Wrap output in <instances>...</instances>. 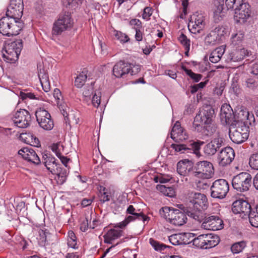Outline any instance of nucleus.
I'll return each mask as SVG.
<instances>
[{"instance_id": "1", "label": "nucleus", "mask_w": 258, "mask_h": 258, "mask_svg": "<svg viewBox=\"0 0 258 258\" xmlns=\"http://www.w3.org/2000/svg\"><path fill=\"white\" fill-rule=\"evenodd\" d=\"M22 2V0H11V5L6 13L7 16L0 19V33L3 35H17L22 29L23 23L15 17V14H12V11H17L13 6H18V8Z\"/></svg>"}, {"instance_id": "2", "label": "nucleus", "mask_w": 258, "mask_h": 258, "mask_svg": "<svg viewBox=\"0 0 258 258\" xmlns=\"http://www.w3.org/2000/svg\"><path fill=\"white\" fill-rule=\"evenodd\" d=\"M189 208L184 212L189 217L201 222V210L206 209L207 206L208 200L206 196L199 192H191L189 196Z\"/></svg>"}, {"instance_id": "3", "label": "nucleus", "mask_w": 258, "mask_h": 258, "mask_svg": "<svg viewBox=\"0 0 258 258\" xmlns=\"http://www.w3.org/2000/svg\"><path fill=\"white\" fill-rule=\"evenodd\" d=\"M23 48L22 40H17L5 45L2 50L4 60L7 62L14 63L16 61Z\"/></svg>"}, {"instance_id": "4", "label": "nucleus", "mask_w": 258, "mask_h": 258, "mask_svg": "<svg viewBox=\"0 0 258 258\" xmlns=\"http://www.w3.org/2000/svg\"><path fill=\"white\" fill-rule=\"evenodd\" d=\"M160 214L175 226H180L186 222L187 218L185 214L178 209H170L169 207L162 208Z\"/></svg>"}, {"instance_id": "5", "label": "nucleus", "mask_w": 258, "mask_h": 258, "mask_svg": "<svg viewBox=\"0 0 258 258\" xmlns=\"http://www.w3.org/2000/svg\"><path fill=\"white\" fill-rule=\"evenodd\" d=\"M251 176L247 172H241L234 176L232 180L234 189L239 192L248 191L251 184Z\"/></svg>"}, {"instance_id": "6", "label": "nucleus", "mask_w": 258, "mask_h": 258, "mask_svg": "<svg viewBox=\"0 0 258 258\" xmlns=\"http://www.w3.org/2000/svg\"><path fill=\"white\" fill-rule=\"evenodd\" d=\"M196 171L193 172V176L203 179H209L214 174V167L212 163L208 161L198 162L195 166Z\"/></svg>"}, {"instance_id": "7", "label": "nucleus", "mask_w": 258, "mask_h": 258, "mask_svg": "<svg viewBox=\"0 0 258 258\" xmlns=\"http://www.w3.org/2000/svg\"><path fill=\"white\" fill-rule=\"evenodd\" d=\"M214 115V110L210 105L203 106L196 116L194 125L198 126L204 124H208L213 122Z\"/></svg>"}, {"instance_id": "8", "label": "nucleus", "mask_w": 258, "mask_h": 258, "mask_svg": "<svg viewBox=\"0 0 258 258\" xmlns=\"http://www.w3.org/2000/svg\"><path fill=\"white\" fill-rule=\"evenodd\" d=\"M140 70L139 66L134 67L130 63L122 61L116 63L113 68V74L116 78H120L125 75L130 73L131 75H135Z\"/></svg>"}, {"instance_id": "9", "label": "nucleus", "mask_w": 258, "mask_h": 258, "mask_svg": "<svg viewBox=\"0 0 258 258\" xmlns=\"http://www.w3.org/2000/svg\"><path fill=\"white\" fill-rule=\"evenodd\" d=\"M229 189L228 182L223 179L215 180L211 187V196L214 198L223 199Z\"/></svg>"}, {"instance_id": "10", "label": "nucleus", "mask_w": 258, "mask_h": 258, "mask_svg": "<svg viewBox=\"0 0 258 258\" xmlns=\"http://www.w3.org/2000/svg\"><path fill=\"white\" fill-rule=\"evenodd\" d=\"M35 115L37 121L41 128L46 131H50L53 128L54 123L50 113L47 110L40 108L36 110Z\"/></svg>"}, {"instance_id": "11", "label": "nucleus", "mask_w": 258, "mask_h": 258, "mask_svg": "<svg viewBox=\"0 0 258 258\" xmlns=\"http://www.w3.org/2000/svg\"><path fill=\"white\" fill-rule=\"evenodd\" d=\"M205 26V17L202 14L197 12L191 16L188 28L191 33L197 34L203 31Z\"/></svg>"}, {"instance_id": "12", "label": "nucleus", "mask_w": 258, "mask_h": 258, "mask_svg": "<svg viewBox=\"0 0 258 258\" xmlns=\"http://www.w3.org/2000/svg\"><path fill=\"white\" fill-rule=\"evenodd\" d=\"M72 25L73 22L70 15L66 14L60 16L57 20L53 24L52 34L59 35L64 31L70 28Z\"/></svg>"}, {"instance_id": "13", "label": "nucleus", "mask_w": 258, "mask_h": 258, "mask_svg": "<svg viewBox=\"0 0 258 258\" xmlns=\"http://www.w3.org/2000/svg\"><path fill=\"white\" fill-rule=\"evenodd\" d=\"M202 227L206 230H219L224 227L223 220L218 216L209 215L206 216L204 219L202 218L201 222Z\"/></svg>"}, {"instance_id": "14", "label": "nucleus", "mask_w": 258, "mask_h": 258, "mask_svg": "<svg viewBox=\"0 0 258 258\" xmlns=\"http://www.w3.org/2000/svg\"><path fill=\"white\" fill-rule=\"evenodd\" d=\"M12 119L16 126L19 128H26L30 125L31 117L27 110L20 109L13 114Z\"/></svg>"}, {"instance_id": "15", "label": "nucleus", "mask_w": 258, "mask_h": 258, "mask_svg": "<svg viewBox=\"0 0 258 258\" xmlns=\"http://www.w3.org/2000/svg\"><path fill=\"white\" fill-rule=\"evenodd\" d=\"M250 6L246 3H240L235 9L234 20L237 23H244L250 17Z\"/></svg>"}, {"instance_id": "16", "label": "nucleus", "mask_w": 258, "mask_h": 258, "mask_svg": "<svg viewBox=\"0 0 258 258\" xmlns=\"http://www.w3.org/2000/svg\"><path fill=\"white\" fill-rule=\"evenodd\" d=\"M194 243L205 249L210 248L217 245L219 242V237L212 236L211 234H202L194 239Z\"/></svg>"}, {"instance_id": "17", "label": "nucleus", "mask_w": 258, "mask_h": 258, "mask_svg": "<svg viewBox=\"0 0 258 258\" xmlns=\"http://www.w3.org/2000/svg\"><path fill=\"white\" fill-rule=\"evenodd\" d=\"M204 142L202 141L194 142L189 145V146L185 144H172L171 147L175 150V152L179 153H188L189 151L192 150L193 153L197 156H200V150L201 146L203 144Z\"/></svg>"}, {"instance_id": "18", "label": "nucleus", "mask_w": 258, "mask_h": 258, "mask_svg": "<svg viewBox=\"0 0 258 258\" xmlns=\"http://www.w3.org/2000/svg\"><path fill=\"white\" fill-rule=\"evenodd\" d=\"M226 30L222 26H219L212 30L206 37V42L209 44L214 45L221 42L226 34Z\"/></svg>"}, {"instance_id": "19", "label": "nucleus", "mask_w": 258, "mask_h": 258, "mask_svg": "<svg viewBox=\"0 0 258 258\" xmlns=\"http://www.w3.org/2000/svg\"><path fill=\"white\" fill-rule=\"evenodd\" d=\"M224 145V139L218 132L216 136L205 146L204 153L208 156H212Z\"/></svg>"}, {"instance_id": "20", "label": "nucleus", "mask_w": 258, "mask_h": 258, "mask_svg": "<svg viewBox=\"0 0 258 258\" xmlns=\"http://www.w3.org/2000/svg\"><path fill=\"white\" fill-rule=\"evenodd\" d=\"M235 154L233 149L230 147H226L221 150L218 154V161L221 166H225L229 164L233 160Z\"/></svg>"}, {"instance_id": "21", "label": "nucleus", "mask_w": 258, "mask_h": 258, "mask_svg": "<svg viewBox=\"0 0 258 258\" xmlns=\"http://www.w3.org/2000/svg\"><path fill=\"white\" fill-rule=\"evenodd\" d=\"M18 154L25 160L34 164L38 165L41 162L39 156L32 148H23L18 151Z\"/></svg>"}, {"instance_id": "22", "label": "nucleus", "mask_w": 258, "mask_h": 258, "mask_svg": "<svg viewBox=\"0 0 258 258\" xmlns=\"http://www.w3.org/2000/svg\"><path fill=\"white\" fill-rule=\"evenodd\" d=\"M171 138L176 142H182L188 138L186 131L181 127L179 121H176L173 126L171 133Z\"/></svg>"}, {"instance_id": "23", "label": "nucleus", "mask_w": 258, "mask_h": 258, "mask_svg": "<svg viewBox=\"0 0 258 258\" xmlns=\"http://www.w3.org/2000/svg\"><path fill=\"white\" fill-rule=\"evenodd\" d=\"M42 162L47 169L51 173L56 174L58 177H61V183L66 180V176L60 175V173H56L55 169L57 168V165L55 162V159L53 157L45 154L43 155Z\"/></svg>"}, {"instance_id": "24", "label": "nucleus", "mask_w": 258, "mask_h": 258, "mask_svg": "<svg viewBox=\"0 0 258 258\" xmlns=\"http://www.w3.org/2000/svg\"><path fill=\"white\" fill-rule=\"evenodd\" d=\"M252 209L247 202L239 199L233 203L232 210L235 214L244 213L245 215L248 214Z\"/></svg>"}, {"instance_id": "25", "label": "nucleus", "mask_w": 258, "mask_h": 258, "mask_svg": "<svg viewBox=\"0 0 258 258\" xmlns=\"http://www.w3.org/2000/svg\"><path fill=\"white\" fill-rule=\"evenodd\" d=\"M238 118L239 120L246 124H248L250 125L254 124L255 118L253 114L251 112H249L246 108H240L238 112Z\"/></svg>"}, {"instance_id": "26", "label": "nucleus", "mask_w": 258, "mask_h": 258, "mask_svg": "<svg viewBox=\"0 0 258 258\" xmlns=\"http://www.w3.org/2000/svg\"><path fill=\"white\" fill-rule=\"evenodd\" d=\"M240 128H236L233 130H230L229 137L231 140L234 143L239 144L244 142L247 139L248 135L247 133L240 132Z\"/></svg>"}, {"instance_id": "27", "label": "nucleus", "mask_w": 258, "mask_h": 258, "mask_svg": "<svg viewBox=\"0 0 258 258\" xmlns=\"http://www.w3.org/2000/svg\"><path fill=\"white\" fill-rule=\"evenodd\" d=\"M192 168V163L188 160L180 161L177 164V171L180 175H186Z\"/></svg>"}, {"instance_id": "28", "label": "nucleus", "mask_w": 258, "mask_h": 258, "mask_svg": "<svg viewBox=\"0 0 258 258\" xmlns=\"http://www.w3.org/2000/svg\"><path fill=\"white\" fill-rule=\"evenodd\" d=\"M249 55V52L244 48L235 50L229 54V58L234 62L240 61L246 56Z\"/></svg>"}, {"instance_id": "29", "label": "nucleus", "mask_w": 258, "mask_h": 258, "mask_svg": "<svg viewBox=\"0 0 258 258\" xmlns=\"http://www.w3.org/2000/svg\"><path fill=\"white\" fill-rule=\"evenodd\" d=\"M229 9L223 4H219L213 12V18L216 22L220 21L225 16Z\"/></svg>"}, {"instance_id": "30", "label": "nucleus", "mask_w": 258, "mask_h": 258, "mask_svg": "<svg viewBox=\"0 0 258 258\" xmlns=\"http://www.w3.org/2000/svg\"><path fill=\"white\" fill-rule=\"evenodd\" d=\"M137 219L142 220L145 222V221H149V218L148 217L136 216L135 215H130L126 216L123 221L117 223L115 227H118L119 228H124L130 222L134 221Z\"/></svg>"}, {"instance_id": "31", "label": "nucleus", "mask_w": 258, "mask_h": 258, "mask_svg": "<svg viewBox=\"0 0 258 258\" xmlns=\"http://www.w3.org/2000/svg\"><path fill=\"white\" fill-rule=\"evenodd\" d=\"M122 233V231L118 229H111L104 236V242L107 243H111L113 240L119 238Z\"/></svg>"}, {"instance_id": "32", "label": "nucleus", "mask_w": 258, "mask_h": 258, "mask_svg": "<svg viewBox=\"0 0 258 258\" xmlns=\"http://www.w3.org/2000/svg\"><path fill=\"white\" fill-rule=\"evenodd\" d=\"M225 51L224 46H221L214 49L210 54L209 60L212 63H217L221 59Z\"/></svg>"}, {"instance_id": "33", "label": "nucleus", "mask_w": 258, "mask_h": 258, "mask_svg": "<svg viewBox=\"0 0 258 258\" xmlns=\"http://www.w3.org/2000/svg\"><path fill=\"white\" fill-rule=\"evenodd\" d=\"M20 137L27 144H30L35 147H38L39 145L38 139L32 133H23L21 135Z\"/></svg>"}, {"instance_id": "34", "label": "nucleus", "mask_w": 258, "mask_h": 258, "mask_svg": "<svg viewBox=\"0 0 258 258\" xmlns=\"http://www.w3.org/2000/svg\"><path fill=\"white\" fill-rule=\"evenodd\" d=\"M232 108L229 105L225 104L221 106L220 116L222 119H224L227 123L232 116Z\"/></svg>"}, {"instance_id": "35", "label": "nucleus", "mask_w": 258, "mask_h": 258, "mask_svg": "<svg viewBox=\"0 0 258 258\" xmlns=\"http://www.w3.org/2000/svg\"><path fill=\"white\" fill-rule=\"evenodd\" d=\"M244 37V31L241 29H236L231 35V41L234 45H239L243 41Z\"/></svg>"}, {"instance_id": "36", "label": "nucleus", "mask_w": 258, "mask_h": 258, "mask_svg": "<svg viewBox=\"0 0 258 258\" xmlns=\"http://www.w3.org/2000/svg\"><path fill=\"white\" fill-rule=\"evenodd\" d=\"M39 236L37 240L39 245L44 246L48 244V241L50 240V234L44 230H39L38 231Z\"/></svg>"}, {"instance_id": "37", "label": "nucleus", "mask_w": 258, "mask_h": 258, "mask_svg": "<svg viewBox=\"0 0 258 258\" xmlns=\"http://www.w3.org/2000/svg\"><path fill=\"white\" fill-rule=\"evenodd\" d=\"M38 76L43 90L46 92H48L50 90V84L48 75L42 73L41 70H40V72L38 73Z\"/></svg>"}, {"instance_id": "38", "label": "nucleus", "mask_w": 258, "mask_h": 258, "mask_svg": "<svg viewBox=\"0 0 258 258\" xmlns=\"http://www.w3.org/2000/svg\"><path fill=\"white\" fill-rule=\"evenodd\" d=\"M250 224L254 227H258V205L252 208L248 214Z\"/></svg>"}, {"instance_id": "39", "label": "nucleus", "mask_w": 258, "mask_h": 258, "mask_svg": "<svg viewBox=\"0 0 258 258\" xmlns=\"http://www.w3.org/2000/svg\"><path fill=\"white\" fill-rule=\"evenodd\" d=\"M156 188L165 196L173 197L175 195V191L172 187H166L164 185L158 184Z\"/></svg>"}, {"instance_id": "40", "label": "nucleus", "mask_w": 258, "mask_h": 258, "mask_svg": "<svg viewBox=\"0 0 258 258\" xmlns=\"http://www.w3.org/2000/svg\"><path fill=\"white\" fill-rule=\"evenodd\" d=\"M178 40L184 48L185 54L188 56L190 46V40L184 34L181 33L178 37Z\"/></svg>"}, {"instance_id": "41", "label": "nucleus", "mask_w": 258, "mask_h": 258, "mask_svg": "<svg viewBox=\"0 0 258 258\" xmlns=\"http://www.w3.org/2000/svg\"><path fill=\"white\" fill-rule=\"evenodd\" d=\"M112 35L116 40H118L122 44L125 43L130 40L129 37L125 33L119 31L114 30Z\"/></svg>"}, {"instance_id": "42", "label": "nucleus", "mask_w": 258, "mask_h": 258, "mask_svg": "<svg viewBox=\"0 0 258 258\" xmlns=\"http://www.w3.org/2000/svg\"><path fill=\"white\" fill-rule=\"evenodd\" d=\"M87 78L86 72L85 71L82 72L76 78L75 85L77 88H81L85 84Z\"/></svg>"}, {"instance_id": "43", "label": "nucleus", "mask_w": 258, "mask_h": 258, "mask_svg": "<svg viewBox=\"0 0 258 258\" xmlns=\"http://www.w3.org/2000/svg\"><path fill=\"white\" fill-rule=\"evenodd\" d=\"M68 245L74 249L78 248L77 240L74 232L72 231L68 232Z\"/></svg>"}, {"instance_id": "44", "label": "nucleus", "mask_w": 258, "mask_h": 258, "mask_svg": "<svg viewBox=\"0 0 258 258\" xmlns=\"http://www.w3.org/2000/svg\"><path fill=\"white\" fill-rule=\"evenodd\" d=\"M149 243L153 247V248L156 251H162L167 247L166 245L161 243L152 238H150Z\"/></svg>"}, {"instance_id": "45", "label": "nucleus", "mask_w": 258, "mask_h": 258, "mask_svg": "<svg viewBox=\"0 0 258 258\" xmlns=\"http://www.w3.org/2000/svg\"><path fill=\"white\" fill-rule=\"evenodd\" d=\"M245 246V242L241 241L233 244L231 247V249L233 253H238L241 252Z\"/></svg>"}, {"instance_id": "46", "label": "nucleus", "mask_w": 258, "mask_h": 258, "mask_svg": "<svg viewBox=\"0 0 258 258\" xmlns=\"http://www.w3.org/2000/svg\"><path fill=\"white\" fill-rule=\"evenodd\" d=\"M172 179L169 175L159 174L154 177L153 180L155 182H160L161 183H167Z\"/></svg>"}, {"instance_id": "47", "label": "nucleus", "mask_w": 258, "mask_h": 258, "mask_svg": "<svg viewBox=\"0 0 258 258\" xmlns=\"http://www.w3.org/2000/svg\"><path fill=\"white\" fill-rule=\"evenodd\" d=\"M249 165L252 169L258 170V153L253 154L250 156Z\"/></svg>"}, {"instance_id": "48", "label": "nucleus", "mask_w": 258, "mask_h": 258, "mask_svg": "<svg viewBox=\"0 0 258 258\" xmlns=\"http://www.w3.org/2000/svg\"><path fill=\"white\" fill-rule=\"evenodd\" d=\"M93 83H91V85L86 86L84 88L83 95L84 97V99L85 101H88L91 98V95L93 94Z\"/></svg>"}, {"instance_id": "49", "label": "nucleus", "mask_w": 258, "mask_h": 258, "mask_svg": "<svg viewBox=\"0 0 258 258\" xmlns=\"http://www.w3.org/2000/svg\"><path fill=\"white\" fill-rule=\"evenodd\" d=\"M183 70L186 73V74L189 76L193 80L196 82H199L202 78V75L198 74H195L191 71L190 70L186 69L185 67H182Z\"/></svg>"}, {"instance_id": "50", "label": "nucleus", "mask_w": 258, "mask_h": 258, "mask_svg": "<svg viewBox=\"0 0 258 258\" xmlns=\"http://www.w3.org/2000/svg\"><path fill=\"white\" fill-rule=\"evenodd\" d=\"M169 240L173 245H179L182 243L181 235L180 234L171 235L169 237Z\"/></svg>"}, {"instance_id": "51", "label": "nucleus", "mask_w": 258, "mask_h": 258, "mask_svg": "<svg viewBox=\"0 0 258 258\" xmlns=\"http://www.w3.org/2000/svg\"><path fill=\"white\" fill-rule=\"evenodd\" d=\"M101 102V92L99 91H95L93 96L92 98L91 103L92 105L98 107Z\"/></svg>"}, {"instance_id": "52", "label": "nucleus", "mask_w": 258, "mask_h": 258, "mask_svg": "<svg viewBox=\"0 0 258 258\" xmlns=\"http://www.w3.org/2000/svg\"><path fill=\"white\" fill-rule=\"evenodd\" d=\"M139 211V210L136 209L133 205H130L126 209V213L130 215H135L136 216L147 217L142 212H138Z\"/></svg>"}, {"instance_id": "53", "label": "nucleus", "mask_w": 258, "mask_h": 258, "mask_svg": "<svg viewBox=\"0 0 258 258\" xmlns=\"http://www.w3.org/2000/svg\"><path fill=\"white\" fill-rule=\"evenodd\" d=\"M245 85L251 89L256 88L258 87V80L257 78H248L245 81Z\"/></svg>"}, {"instance_id": "54", "label": "nucleus", "mask_w": 258, "mask_h": 258, "mask_svg": "<svg viewBox=\"0 0 258 258\" xmlns=\"http://www.w3.org/2000/svg\"><path fill=\"white\" fill-rule=\"evenodd\" d=\"M51 149L52 151L58 157L61 155V151L63 150V146L61 143H57L53 144Z\"/></svg>"}, {"instance_id": "55", "label": "nucleus", "mask_w": 258, "mask_h": 258, "mask_svg": "<svg viewBox=\"0 0 258 258\" xmlns=\"http://www.w3.org/2000/svg\"><path fill=\"white\" fill-rule=\"evenodd\" d=\"M243 0H222L224 3L225 6L229 10L233 9L234 6L236 4H240Z\"/></svg>"}, {"instance_id": "56", "label": "nucleus", "mask_w": 258, "mask_h": 258, "mask_svg": "<svg viewBox=\"0 0 258 258\" xmlns=\"http://www.w3.org/2000/svg\"><path fill=\"white\" fill-rule=\"evenodd\" d=\"M129 24L132 27V29L135 30H137L138 29H143L142 22L139 19H132L130 21Z\"/></svg>"}, {"instance_id": "57", "label": "nucleus", "mask_w": 258, "mask_h": 258, "mask_svg": "<svg viewBox=\"0 0 258 258\" xmlns=\"http://www.w3.org/2000/svg\"><path fill=\"white\" fill-rule=\"evenodd\" d=\"M204 128L207 132V135H211L215 133H216L217 130V126L216 124L210 123L208 124H204Z\"/></svg>"}, {"instance_id": "58", "label": "nucleus", "mask_w": 258, "mask_h": 258, "mask_svg": "<svg viewBox=\"0 0 258 258\" xmlns=\"http://www.w3.org/2000/svg\"><path fill=\"white\" fill-rule=\"evenodd\" d=\"M20 97L23 100H26L28 99H35L36 97L34 93L31 92H21L20 94Z\"/></svg>"}, {"instance_id": "59", "label": "nucleus", "mask_w": 258, "mask_h": 258, "mask_svg": "<svg viewBox=\"0 0 258 258\" xmlns=\"http://www.w3.org/2000/svg\"><path fill=\"white\" fill-rule=\"evenodd\" d=\"M182 2V11L181 14L180 15V18L181 19H184L185 18V16L187 14V7L188 6V0H180Z\"/></svg>"}, {"instance_id": "60", "label": "nucleus", "mask_w": 258, "mask_h": 258, "mask_svg": "<svg viewBox=\"0 0 258 258\" xmlns=\"http://www.w3.org/2000/svg\"><path fill=\"white\" fill-rule=\"evenodd\" d=\"M152 14V9L150 7H146L144 10V12L142 14V17L146 20H149Z\"/></svg>"}, {"instance_id": "61", "label": "nucleus", "mask_w": 258, "mask_h": 258, "mask_svg": "<svg viewBox=\"0 0 258 258\" xmlns=\"http://www.w3.org/2000/svg\"><path fill=\"white\" fill-rule=\"evenodd\" d=\"M53 96L56 100L57 104L59 105L60 101L62 98L61 94L59 89H55L54 90Z\"/></svg>"}, {"instance_id": "62", "label": "nucleus", "mask_w": 258, "mask_h": 258, "mask_svg": "<svg viewBox=\"0 0 258 258\" xmlns=\"http://www.w3.org/2000/svg\"><path fill=\"white\" fill-rule=\"evenodd\" d=\"M251 73L255 75H258V58L253 61Z\"/></svg>"}, {"instance_id": "63", "label": "nucleus", "mask_w": 258, "mask_h": 258, "mask_svg": "<svg viewBox=\"0 0 258 258\" xmlns=\"http://www.w3.org/2000/svg\"><path fill=\"white\" fill-rule=\"evenodd\" d=\"M136 34H135V39L137 41H141L143 40V33L142 32V29H138L135 30Z\"/></svg>"}, {"instance_id": "64", "label": "nucleus", "mask_w": 258, "mask_h": 258, "mask_svg": "<svg viewBox=\"0 0 258 258\" xmlns=\"http://www.w3.org/2000/svg\"><path fill=\"white\" fill-rule=\"evenodd\" d=\"M70 4L72 7H78L80 6L83 2V0H70Z\"/></svg>"}]
</instances>
